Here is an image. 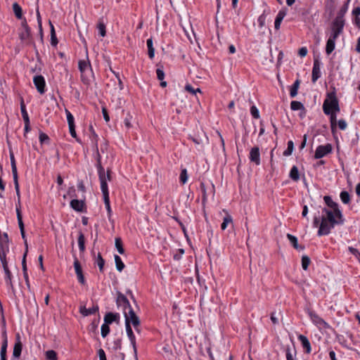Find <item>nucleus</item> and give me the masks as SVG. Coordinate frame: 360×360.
<instances>
[{"label":"nucleus","mask_w":360,"mask_h":360,"mask_svg":"<svg viewBox=\"0 0 360 360\" xmlns=\"http://www.w3.org/2000/svg\"><path fill=\"white\" fill-rule=\"evenodd\" d=\"M97 28L98 30L99 34L101 37H105L106 34V30H105V25L103 22V20H100Z\"/></svg>","instance_id":"40"},{"label":"nucleus","mask_w":360,"mask_h":360,"mask_svg":"<svg viewBox=\"0 0 360 360\" xmlns=\"http://www.w3.org/2000/svg\"><path fill=\"white\" fill-rule=\"evenodd\" d=\"M344 222L345 219L342 214V218H338L332 210L323 208L321 216H314L313 226L319 227L317 235L322 236L328 235L335 225H342Z\"/></svg>","instance_id":"1"},{"label":"nucleus","mask_w":360,"mask_h":360,"mask_svg":"<svg viewBox=\"0 0 360 360\" xmlns=\"http://www.w3.org/2000/svg\"><path fill=\"white\" fill-rule=\"evenodd\" d=\"M338 125L341 130H345L347 127V122L345 120H338Z\"/></svg>","instance_id":"59"},{"label":"nucleus","mask_w":360,"mask_h":360,"mask_svg":"<svg viewBox=\"0 0 360 360\" xmlns=\"http://www.w3.org/2000/svg\"><path fill=\"white\" fill-rule=\"evenodd\" d=\"M98 354L100 360H107L105 353L103 349H98Z\"/></svg>","instance_id":"61"},{"label":"nucleus","mask_w":360,"mask_h":360,"mask_svg":"<svg viewBox=\"0 0 360 360\" xmlns=\"http://www.w3.org/2000/svg\"><path fill=\"white\" fill-rule=\"evenodd\" d=\"M98 306L97 304L93 305L92 307H90L89 309H86L85 307H81L79 311L83 316H89L94 314H96L97 311H98Z\"/></svg>","instance_id":"21"},{"label":"nucleus","mask_w":360,"mask_h":360,"mask_svg":"<svg viewBox=\"0 0 360 360\" xmlns=\"http://www.w3.org/2000/svg\"><path fill=\"white\" fill-rule=\"evenodd\" d=\"M294 149V143L292 141H288V148L287 149L283 152V155L288 156L290 155L293 151Z\"/></svg>","instance_id":"45"},{"label":"nucleus","mask_w":360,"mask_h":360,"mask_svg":"<svg viewBox=\"0 0 360 360\" xmlns=\"http://www.w3.org/2000/svg\"><path fill=\"white\" fill-rule=\"evenodd\" d=\"M9 155H10L13 176H18V171H17V167H16V162H15L14 154L11 149L9 150Z\"/></svg>","instance_id":"27"},{"label":"nucleus","mask_w":360,"mask_h":360,"mask_svg":"<svg viewBox=\"0 0 360 360\" xmlns=\"http://www.w3.org/2000/svg\"><path fill=\"white\" fill-rule=\"evenodd\" d=\"M110 331V330L109 325L104 323L101 326V336L103 338H105L109 334Z\"/></svg>","instance_id":"47"},{"label":"nucleus","mask_w":360,"mask_h":360,"mask_svg":"<svg viewBox=\"0 0 360 360\" xmlns=\"http://www.w3.org/2000/svg\"><path fill=\"white\" fill-rule=\"evenodd\" d=\"M115 262L116 265V269L118 271H122L124 268V264L122 261V259L120 256L115 255Z\"/></svg>","instance_id":"37"},{"label":"nucleus","mask_w":360,"mask_h":360,"mask_svg":"<svg viewBox=\"0 0 360 360\" xmlns=\"http://www.w3.org/2000/svg\"><path fill=\"white\" fill-rule=\"evenodd\" d=\"M250 113L252 116L255 119H258L259 117V110L255 105H252L251 107Z\"/></svg>","instance_id":"54"},{"label":"nucleus","mask_w":360,"mask_h":360,"mask_svg":"<svg viewBox=\"0 0 360 360\" xmlns=\"http://www.w3.org/2000/svg\"><path fill=\"white\" fill-rule=\"evenodd\" d=\"M347 6L342 7L340 8V10L339 11V12L338 13V15L335 17V18L340 20H345L344 16H345V13H347Z\"/></svg>","instance_id":"48"},{"label":"nucleus","mask_w":360,"mask_h":360,"mask_svg":"<svg viewBox=\"0 0 360 360\" xmlns=\"http://www.w3.org/2000/svg\"><path fill=\"white\" fill-rule=\"evenodd\" d=\"M298 54L300 57H304L307 54V49L306 47H302L299 49Z\"/></svg>","instance_id":"63"},{"label":"nucleus","mask_w":360,"mask_h":360,"mask_svg":"<svg viewBox=\"0 0 360 360\" xmlns=\"http://www.w3.org/2000/svg\"><path fill=\"white\" fill-rule=\"evenodd\" d=\"M338 112H331V114H326L327 115L330 116V123L331 131L333 134H334L336 131L337 113Z\"/></svg>","instance_id":"23"},{"label":"nucleus","mask_w":360,"mask_h":360,"mask_svg":"<svg viewBox=\"0 0 360 360\" xmlns=\"http://www.w3.org/2000/svg\"><path fill=\"white\" fill-rule=\"evenodd\" d=\"M22 343H21L20 340L18 339L15 342L14 347H13V356L14 358L20 357V356L21 354V352H22Z\"/></svg>","instance_id":"24"},{"label":"nucleus","mask_w":360,"mask_h":360,"mask_svg":"<svg viewBox=\"0 0 360 360\" xmlns=\"http://www.w3.org/2000/svg\"><path fill=\"white\" fill-rule=\"evenodd\" d=\"M188 173L186 169H182L181 171L179 179L181 184H185L188 181Z\"/></svg>","instance_id":"44"},{"label":"nucleus","mask_w":360,"mask_h":360,"mask_svg":"<svg viewBox=\"0 0 360 360\" xmlns=\"http://www.w3.org/2000/svg\"><path fill=\"white\" fill-rule=\"evenodd\" d=\"M146 44H147V47H148V57L150 59H153L154 58V56H155V49L153 48L152 38H149V39H147Z\"/></svg>","instance_id":"29"},{"label":"nucleus","mask_w":360,"mask_h":360,"mask_svg":"<svg viewBox=\"0 0 360 360\" xmlns=\"http://www.w3.org/2000/svg\"><path fill=\"white\" fill-rule=\"evenodd\" d=\"M16 214H17V219L18 222V226L20 231L25 230L24 224L22 221V217L20 212V207L16 205Z\"/></svg>","instance_id":"35"},{"label":"nucleus","mask_w":360,"mask_h":360,"mask_svg":"<svg viewBox=\"0 0 360 360\" xmlns=\"http://www.w3.org/2000/svg\"><path fill=\"white\" fill-rule=\"evenodd\" d=\"M185 90L187 91L188 92L195 95L196 94L197 92H199V93H201V90L200 89L198 88L196 89H195L191 84H187L186 86H185Z\"/></svg>","instance_id":"50"},{"label":"nucleus","mask_w":360,"mask_h":360,"mask_svg":"<svg viewBox=\"0 0 360 360\" xmlns=\"http://www.w3.org/2000/svg\"><path fill=\"white\" fill-rule=\"evenodd\" d=\"M65 113H66V116H67L68 126L74 125L75 121H74L73 115L71 114V112L68 109H65Z\"/></svg>","instance_id":"52"},{"label":"nucleus","mask_w":360,"mask_h":360,"mask_svg":"<svg viewBox=\"0 0 360 360\" xmlns=\"http://www.w3.org/2000/svg\"><path fill=\"white\" fill-rule=\"evenodd\" d=\"M321 77V63L319 59L316 58L314 60L312 72H311V82L315 83Z\"/></svg>","instance_id":"12"},{"label":"nucleus","mask_w":360,"mask_h":360,"mask_svg":"<svg viewBox=\"0 0 360 360\" xmlns=\"http://www.w3.org/2000/svg\"><path fill=\"white\" fill-rule=\"evenodd\" d=\"M5 273V283L7 287L14 292V287L12 283V274L10 270H7Z\"/></svg>","instance_id":"25"},{"label":"nucleus","mask_w":360,"mask_h":360,"mask_svg":"<svg viewBox=\"0 0 360 360\" xmlns=\"http://www.w3.org/2000/svg\"><path fill=\"white\" fill-rule=\"evenodd\" d=\"M266 15H267L264 12V13L259 17L257 20L259 27H262L264 25Z\"/></svg>","instance_id":"55"},{"label":"nucleus","mask_w":360,"mask_h":360,"mask_svg":"<svg viewBox=\"0 0 360 360\" xmlns=\"http://www.w3.org/2000/svg\"><path fill=\"white\" fill-rule=\"evenodd\" d=\"M46 358L48 360H58L57 354L54 350H48L46 352Z\"/></svg>","instance_id":"49"},{"label":"nucleus","mask_w":360,"mask_h":360,"mask_svg":"<svg viewBox=\"0 0 360 360\" xmlns=\"http://www.w3.org/2000/svg\"><path fill=\"white\" fill-rule=\"evenodd\" d=\"M103 200H104V203H105V208L107 210V212H108V220L112 223L113 224L114 223V221L112 220L111 219V217H112V210H111V207H110V198H103Z\"/></svg>","instance_id":"33"},{"label":"nucleus","mask_w":360,"mask_h":360,"mask_svg":"<svg viewBox=\"0 0 360 360\" xmlns=\"http://www.w3.org/2000/svg\"><path fill=\"white\" fill-rule=\"evenodd\" d=\"M27 254V249H26L25 252L24 253L22 259V269L23 274H26L27 273V264H26V257Z\"/></svg>","instance_id":"51"},{"label":"nucleus","mask_w":360,"mask_h":360,"mask_svg":"<svg viewBox=\"0 0 360 360\" xmlns=\"http://www.w3.org/2000/svg\"><path fill=\"white\" fill-rule=\"evenodd\" d=\"M309 316L311 321L319 328L326 329L330 328L329 324L313 311H309Z\"/></svg>","instance_id":"6"},{"label":"nucleus","mask_w":360,"mask_h":360,"mask_svg":"<svg viewBox=\"0 0 360 360\" xmlns=\"http://www.w3.org/2000/svg\"><path fill=\"white\" fill-rule=\"evenodd\" d=\"M123 314L125 319V324H127V321L129 323V325L132 324L135 330L139 333V327L140 326V320L138 316L135 314L132 307L126 310Z\"/></svg>","instance_id":"3"},{"label":"nucleus","mask_w":360,"mask_h":360,"mask_svg":"<svg viewBox=\"0 0 360 360\" xmlns=\"http://www.w3.org/2000/svg\"><path fill=\"white\" fill-rule=\"evenodd\" d=\"M0 261L1 262L4 272L6 271L7 270H9L8 263L6 261V255H0Z\"/></svg>","instance_id":"53"},{"label":"nucleus","mask_w":360,"mask_h":360,"mask_svg":"<svg viewBox=\"0 0 360 360\" xmlns=\"http://www.w3.org/2000/svg\"><path fill=\"white\" fill-rule=\"evenodd\" d=\"M74 268L79 283H80L82 285H85L86 280L83 274L82 269L79 260L76 257L75 258L74 261Z\"/></svg>","instance_id":"11"},{"label":"nucleus","mask_w":360,"mask_h":360,"mask_svg":"<svg viewBox=\"0 0 360 360\" xmlns=\"http://www.w3.org/2000/svg\"><path fill=\"white\" fill-rule=\"evenodd\" d=\"M115 247L118 252L121 255L124 254V250L122 245V242L120 238H115Z\"/></svg>","instance_id":"43"},{"label":"nucleus","mask_w":360,"mask_h":360,"mask_svg":"<svg viewBox=\"0 0 360 360\" xmlns=\"http://www.w3.org/2000/svg\"><path fill=\"white\" fill-rule=\"evenodd\" d=\"M323 110L325 114L340 112L339 101L335 91L327 94V98L324 100L323 103Z\"/></svg>","instance_id":"2"},{"label":"nucleus","mask_w":360,"mask_h":360,"mask_svg":"<svg viewBox=\"0 0 360 360\" xmlns=\"http://www.w3.org/2000/svg\"><path fill=\"white\" fill-rule=\"evenodd\" d=\"M13 178L15 190L16 192V195L18 196V204H20V187H19V184H18V176H13ZM18 206L20 207V205H19Z\"/></svg>","instance_id":"38"},{"label":"nucleus","mask_w":360,"mask_h":360,"mask_svg":"<svg viewBox=\"0 0 360 360\" xmlns=\"http://www.w3.org/2000/svg\"><path fill=\"white\" fill-rule=\"evenodd\" d=\"M323 200L326 202V204L331 208L330 210H332L334 214H335L336 217L338 218H342V211L340 210L338 205L334 202L332 198L326 195L323 198Z\"/></svg>","instance_id":"9"},{"label":"nucleus","mask_w":360,"mask_h":360,"mask_svg":"<svg viewBox=\"0 0 360 360\" xmlns=\"http://www.w3.org/2000/svg\"><path fill=\"white\" fill-rule=\"evenodd\" d=\"M7 339L5 338L1 348V354H6Z\"/></svg>","instance_id":"60"},{"label":"nucleus","mask_w":360,"mask_h":360,"mask_svg":"<svg viewBox=\"0 0 360 360\" xmlns=\"http://www.w3.org/2000/svg\"><path fill=\"white\" fill-rule=\"evenodd\" d=\"M68 127H69V131H70V135L73 138L76 139L77 141L80 142L79 139L77 136V134H76V131H75V124L74 125H70Z\"/></svg>","instance_id":"56"},{"label":"nucleus","mask_w":360,"mask_h":360,"mask_svg":"<svg viewBox=\"0 0 360 360\" xmlns=\"http://www.w3.org/2000/svg\"><path fill=\"white\" fill-rule=\"evenodd\" d=\"M126 327V332L127 334V336L130 340L131 345L133 347L134 353H136V338L133 333L132 328L131 327V325H129V323L127 321V324H125Z\"/></svg>","instance_id":"13"},{"label":"nucleus","mask_w":360,"mask_h":360,"mask_svg":"<svg viewBox=\"0 0 360 360\" xmlns=\"http://www.w3.org/2000/svg\"><path fill=\"white\" fill-rule=\"evenodd\" d=\"M49 139V138L46 134L43 132H41L39 134V141L41 142V143H43L44 141H48Z\"/></svg>","instance_id":"62"},{"label":"nucleus","mask_w":360,"mask_h":360,"mask_svg":"<svg viewBox=\"0 0 360 360\" xmlns=\"http://www.w3.org/2000/svg\"><path fill=\"white\" fill-rule=\"evenodd\" d=\"M98 174L99 180L101 182V191H102V193L103 195V198H108L109 197L108 186V184L106 181L105 169L103 166L98 167Z\"/></svg>","instance_id":"4"},{"label":"nucleus","mask_w":360,"mask_h":360,"mask_svg":"<svg viewBox=\"0 0 360 360\" xmlns=\"http://www.w3.org/2000/svg\"><path fill=\"white\" fill-rule=\"evenodd\" d=\"M131 118H132V117L129 114H127V116L124 120V126L127 129H129L131 127Z\"/></svg>","instance_id":"57"},{"label":"nucleus","mask_w":360,"mask_h":360,"mask_svg":"<svg viewBox=\"0 0 360 360\" xmlns=\"http://www.w3.org/2000/svg\"><path fill=\"white\" fill-rule=\"evenodd\" d=\"M287 238H288L290 244L293 246V248L296 250H303L304 247H301L298 245V241L297 237L292 236L290 233L287 234Z\"/></svg>","instance_id":"28"},{"label":"nucleus","mask_w":360,"mask_h":360,"mask_svg":"<svg viewBox=\"0 0 360 360\" xmlns=\"http://www.w3.org/2000/svg\"><path fill=\"white\" fill-rule=\"evenodd\" d=\"M20 111H21V114H22V117L24 122H30V117H29L28 113L27 112L26 106L24 103L23 98H21V101H20Z\"/></svg>","instance_id":"26"},{"label":"nucleus","mask_w":360,"mask_h":360,"mask_svg":"<svg viewBox=\"0 0 360 360\" xmlns=\"http://www.w3.org/2000/svg\"><path fill=\"white\" fill-rule=\"evenodd\" d=\"M290 178L294 181H297L300 179V174L297 166H292L289 174Z\"/></svg>","instance_id":"30"},{"label":"nucleus","mask_w":360,"mask_h":360,"mask_svg":"<svg viewBox=\"0 0 360 360\" xmlns=\"http://www.w3.org/2000/svg\"><path fill=\"white\" fill-rule=\"evenodd\" d=\"M116 304L118 307H122L123 313L131 307L127 297L120 292L117 293Z\"/></svg>","instance_id":"8"},{"label":"nucleus","mask_w":360,"mask_h":360,"mask_svg":"<svg viewBox=\"0 0 360 360\" xmlns=\"http://www.w3.org/2000/svg\"><path fill=\"white\" fill-rule=\"evenodd\" d=\"M84 206L85 203L84 200L73 199L70 201V207L77 212H84Z\"/></svg>","instance_id":"15"},{"label":"nucleus","mask_w":360,"mask_h":360,"mask_svg":"<svg viewBox=\"0 0 360 360\" xmlns=\"http://www.w3.org/2000/svg\"><path fill=\"white\" fill-rule=\"evenodd\" d=\"M33 82L38 92L43 94L45 92L46 82L42 75H36L33 78Z\"/></svg>","instance_id":"10"},{"label":"nucleus","mask_w":360,"mask_h":360,"mask_svg":"<svg viewBox=\"0 0 360 360\" xmlns=\"http://www.w3.org/2000/svg\"><path fill=\"white\" fill-rule=\"evenodd\" d=\"M78 68L82 74H84L88 70H90L91 71L92 70L88 57L86 58V60H81L79 61Z\"/></svg>","instance_id":"18"},{"label":"nucleus","mask_w":360,"mask_h":360,"mask_svg":"<svg viewBox=\"0 0 360 360\" xmlns=\"http://www.w3.org/2000/svg\"><path fill=\"white\" fill-rule=\"evenodd\" d=\"M300 84V79H296L294 82V84L292 85L290 91V96L291 98H294L297 94V90L299 89Z\"/></svg>","instance_id":"34"},{"label":"nucleus","mask_w":360,"mask_h":360,"mask_svg":"<svg viewBox=\"0 0 360 360\" xmlns=\"http://www.w3.org/2000/svg\"><path fill=\"white\" fill-rule=\"evenodd\" d=\"M122 348V340L120 339H117L114 341V349H121Z\"/></svg>","instance_id":"64"},{"label":"nucleus","mask_w":360,"mask_h":360,"mask_svg":"<svg viewBox=\"0 0 360 360\" xmlns=\"http://www.w3.org/2000/svg\"><path fill=\"white\" fill-rule=\"evenodd\" d=\"M120 319V314L117 313L108 312L104 316V323L109 325L112 322H117Z\"/></svg>","instance_id":"16"},{"label":"nucleus","mask_w":360,"mask_h":360,"mask_svg":"<svg viewBox=\"0 0 360 360\" xmlns=\"http://www.w3.org/2000/svg\"><path fill=\"white\" fill-rule=\"evenodd\" d=\"M337 38L338 37H335L333 36H330V37L328 38L326 46V52L328 55L330 54L334 51L335 47V41Z\"/></svg>","instance_id":"20"},{"label":"nucleus","mask_w":360,"mask_h":360,"mask_svg":"<svg viewBox=\"0 0 360 360\" xmlns=\"http://www.w3.org/2000/svg\"><path fill=\"white\" fill-rule=\"evenodd\" d=\"M297 338L300 341L303 349L305 350V352L307 354L311 353V344H310L308 338L303 335H298Z\"/></svg>","instance_id":"17"},{"label":"nucleus","mask_w":360,"mask_h":360,"mask_svg":"<svg viewBox=\"0 0 360 360\" xmlns=\"http://www.w3.org/2000/svg\"><path fill=\"white\" fill-rule=\"evenodd\" d=\"M340 199L344 204H349L350 202V195L347 191H343L340 194Z\"/></svg>","instance_id":"39"},{"label":"nucleus","mask_w":360,"mask_h":360,"mask_svg":"<svg viewBox=\"0 0 360 360\" xmlns=\"http://www.w3.org/2000/svg\"><path fill=\"white\" fill-rule=\"evenodd\" d=\"M96 262L99 268V271L101 272H103V266H104V264H105V260L103 259V258L102 257L101 253H98V256H97V258L96 259Z\"/></svg>","instance_id":"42"},{"label":"nucleus","mask_w":360,"mask_h":360,"mask_svg":"<svg viewBox=\"0 0 360 360\" xmlns=\"http://www.w3.org/2000/svg\"><path fill=\"white\" fill-rule=\"evenodd\" d=\"M229 224H233V219L229 214L226 213V216L223 219V222L221 224V230H225Z\"/></svg>","instance_id":"32"},{"label":"nucleus","mask_w":360,"mask_h":360,"mask_svg":"<svg viewBox=\"0 0 360 360\" xmlns=\"http://www.w3.org/2000/svg\"><path fill=\"white\" fill-rule=\"evenodd\" d=\"M287 14V9L286 8H282L281 11H279L278 13L277 14V16L275 19L274 22V27L276 30H278L281 25V23L284 18V17Z\"/></svg>","instance_id":"19"},{"label":"nucleus","mask_w":360,"mask_h":360,"mask_svg":"<svg viewBox=\"0 0 360 360\" xmlns=\"http://www.w3.org/2000/svg\"><path fill=\"white\" fill-rule=\"evenodd\" d=\"M250 160L257 165L260 164V153L258 147H254L250 152Z\"/></svg>","instance_id":"14"},{"label":"nucleus","mask_w":360,"mask_h":360,"mask_svg":"<svg viewBox=\"0 0 360 360\" xmlns=\"http://www.w3.org/2000/svg\"><path fill=\"white\" fill-rule=\"evenodd\" d=\"M156 75H157V77L159 80L162 81L164 79L165 72H164L162 68H158L156 70Z\"/></svg>","instance_id":"58"},{"label":"nucleus","mask_w":360,"mask_h":360,"mask_svg":"<svg viewBox=\"0 0 360 360\" xmlns=\"http://www.w3.org/2000/svg\"><path fill=\"white\" fill-rule=\"evenodd\" d=\"M311 262L310 258L307 256L304 255L302 257V267L304 270H307L309 265Z\"/></svg>","instance_id":"46"},{"label":"nucleus","mask_w":360,"mask_h":360,"mask_svg":"<svg viewBox=\"0 0 360 360\" xmlns=\"http://www.w3.org/2000/svg\"><path fill=\"white\" fill-rule=\"evenodd\" d=\"M13 11L18 19L22 18V10L21 6L16 2L13 4Z\"/></svg>","instance_id":"31"},{"label":"nucleus","mask_w":360,"mask_h":360,"mask_svg":"<svg viewBox=\"0 0 360 360\" xmlns=\"http://www.w3.org/2000/svg\"><path fill=\"white\" fill-rule=\"evenodd\" d=\"M78 245L80 252H84L85 250V238L82 232L79 233Z\"/></svg>","instance_id":"36"},{"label":"nucleus","mask_w":360,"mask_h":360,"mask_svg":"<svg viewBox=\"0 0 360 360\" xmlns=\"http://www.w3.org/2000/svg\"><path fill=\"white\" fill-rule=\"evenodd\" d=\"M31 37L30 28L20 29L19 37L22 42L27 41Z\"/></svg>","instance_id":"22"},{"label":"nucleus","mask_w":360,"mask_h":360,"mask_svg":"<svg viewBox=\"0 0 360 360\" xmlns=\"http://www.w3.org/2000/svg\"><path fill=\"white\" fill-rule=\"evenodd\" d=\"M290 108L292 110H299L304 109V105L300 101H292L290 103Z\"/></svg>","instance_id":"41"},{"label":"nucleus","mask_w":360,"mask_h":360,"mask_svg":"<svg viewBox=\"0 0 360 360\" xmlns=\"http://www.w3.org/2000/svg\"><path fill=\"white\" fill-rule=\"evenodd\" d=\"M332 146L330 143L319 146L315 151L314 158L320 159L332 152Z\"/></svg>","instance_id":"7"},{"label":"nucleus","mask_w":360,"mask_h":360,"mask_svg":"<svg viewBox=\"0 0 360 360\" xmlns=\"http://www.w3.org/2000/svg\"><path fill=\"white\" fill-rule=\"evenodd\" d=\"M345 24V20H340L337 18H335L331 23L330 36L338 37L339 35L343 32Z\"/></svg>","instance_id":"5"}]
</instances>
